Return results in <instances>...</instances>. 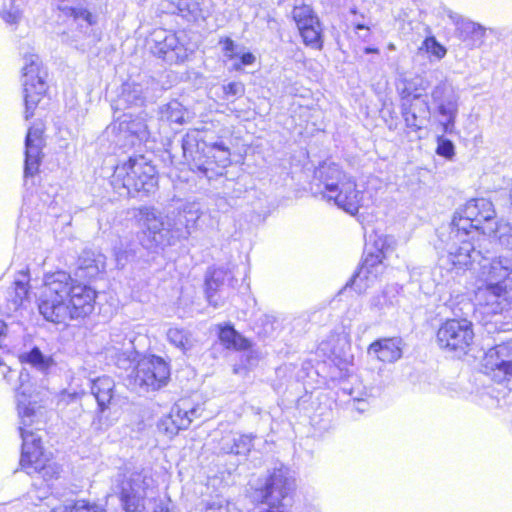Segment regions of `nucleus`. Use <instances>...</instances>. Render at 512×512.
<instances>
[{
	"label": "nucleus",
	"mask_w": 512,
	"mask_h": 512,
	"mask_svg": "<svg viewBox=\"0 0 512 512\" xmlns=\"http://www.w3.org/2000/svg\"><path fill=\"white\" fill-rule=\"evenodd\" d=\"M60 473L59 466L46 459L42 464L36 466L34 474H39L43 478L44 481H50L54 478H57Z\"/></svg>",
	"instance_id": "a19ab883"
},
{
	"label": "nucleus",
	"mask_w": 512,
	"mask_h": 512,
	"mask_svg": "<svg viewBox=\"0 0 512 512\" xmlns=\"http://www.w3.org/2000/svg\"><path fill=\"white\" fill-rule=\"evenodd\" d=\"M294 487V479L289 475L287 468L275 469L266 479L263 486L257 488L260 492L261 502L270 507L281 505Z\"/></svg>",
	"instance_id": "dca6fc26"
},
{
	"label": "nucleus",
	"mask_w": 512,
	"mask_h": 512,
	"mask_svg": "<svg viewBox=\"0 0 512 512\" xmlns=\"http://www.w3.org/2000/svg\"><path fill=\"white\" fill-rule=\"evenodd\" d=\"M58 9L66 14L73 16L75 19H82L87 22L88 25L92 26L97 23V16L92 14L90 11L69 5L70 0H58Z\"/></svg>",
	"instance_id": "f704fd0d"
},
{
	"label": "nucleus",
	"mask_w": 512,
	"mask_h": 512,
	"mask_svg": "<svg viewBox=\"0 0 512 512\" xmlns=\"http://www.w3.org/2000/svg\"><path fill=\"white\" fill-rule=\"evenodd\" d=\"M2 373L8 383L15 377H18L20 382V386L16 388L19 431L23 441L20 465L28 475H33L36 466L47 459L42 451L40 437L29 430V427L38 424L43 418V396L41 391L29 382V374L26 371L17 372L4 365Z\"/></svg>",
	"instance_id": "7ed1b4c3"
},
{
	"label": "nucleus",
	"mask_w": 512,
	"mask_h": 512,
	"mask_svg": "<svg viewBox=\"0 0 512 512\" xmlns=\"http://www.w3.org/2000/svg\"><path fill=\"white\" fill-rule=\"evenodd\" d=\"M166 338L171 345L178 348L184 354L192 350L197 342L189 330L176 326L168 328Z\"/></svg>",
	"instance_id": "c85d7f7f"
},
{
	"label": "nucleus",
	"mask_w": 512,
	"mask_h": 512,
	"mask_svg": "<svg viewBox=\"0 0 512 512\" xmlns=\"http://www.w3.org/2000/svg\"><path fill=\"white\" fill-rule=\"evenodd\" d=\"M177 12L188 21L206 19L210 14L209 0H176L172 1Z\"/></svg>",
	"instance_id": "a878e982"
},
{
	"label": "nucleus",
	"mask_w": 512,
	"mask_h": 512,
	"mask_svg": "<svg viewBox=\"0 0 512 512\" xmlns=\"http://www.w3.org/2000/svg\"><path fill=\"white\" fill-rule=\"evenodd\" d=\"M259 512H285V511L279 510V509H273V507H270L269 509H263Z\"/></svg>",
	"instance_id": "052dcab7"
},
{
	"label": "nucleus",
	"mask_w": 512,
	"mask_h": 512,
	"mask_svg": "<svg viewBox=\"0 0 512 512\" xmlns=\"http://www.w3.org/2000/svg\"><path fill=\"white\" fill-rule=\"evenodd\" d=\"M30 276L28 270L19 271L14 279L13 288L8 292L7 311L17 312L28 303Z\"/></svg>",
	"instance_id": "5701e85b"
},
{
	"label": "nucleus",
	"mask_w": 512,
	"mask_h": 512,
	"mask_svg": "<svg viewBox=\"0 0 512 512\" xmlns=\"http://www.w3.org/2000/svg\"><path fill=\"white\" fill-rule=\"evenodd\" d=\"M470 234L461 231L455 237L451 228L447 253L442 261L457 272L479 266L478 278L482 282L475 290V300L485 313L500 314L512 306V254L489 259L475 249Z\"/></svg>",
	"instance_id": "f257e3e1"
},
{
	"label": "nucleus",
	"mask_w": 512,
	"mask_h": 512,
	"mask_svg": "<svg viewBox=\"0 0 512 512\" xmlns=\"http://www.w3.org/2000/svg\"><path fill=\"white\" fill-rule=\"evenodd\" d=\"M219 44L222 45V52L224 54V57L228 60H234L237 58L240 53L238 51V46L235 44V42L229 38L225 37L220 39Z\"/></svg>",
	"instance_id": "49530a36"
},
{
	"label": "nucleus",
	"mask_w": 512,
	"mask_h": 512,
	"mask_svg": "<svg viewBox=\"0 0 512 512\" xmlns=\"http://www.w3.org/2000/svg\"><path fill=\"white\" fill-rule=\"evenodd\" d=\"M42 134L40 127H31L28 130L25 140V176H33L38 171L43 147Z\"/></svg>",
	"instance_id": "412c9836"
},
{
	"label": "nucleus",
	"mask_w": 512,
	"mask_h": 512,
	"mask_svg": "<svg viewBox=\"0 0 512 512\" xmlns=\"http://www.w3.org/2000/svg\"><path fill=\"white\" fill-rule=\"evenodd\" d=\"M226 97L240 95L244 92V86L240 82H230L223 86Z\"/></svg>",
	"instance_id": "603ef678"
},
{
	"label": "nucleus",
	"mask_w": 512,
	"mask_h": 512,
	"mask_svg": "<svg viewBox=\"0 0 512 512\" xmlns=\"http://www.w3.org/2000/svg\"><path fill=\"white\" fill-rule=\"evenodd\" d=\"M196 414L197 409L186 410L179 404L174 405L169 412V415L180 430L187 429L193 418L196 417Z\"/></svg>",
	"instance_id": "c9c22d12"
},
{
	"label": "nucleus",
	"mask_w": 512,
	"mask_h": 512,
	"mask_svg": "<svg viewBox=\"0 0 512 512\" xmlns=\"http://www.w3.org/2000/svg\"><path fill=\"white\" fill-rule=\"evenodd\" d=\"M151 51L169 61H184L187 50L180 45L175 34L165 29H155L148 39Z\"/></svg>",
	"instance_id": "aec40b11"
},
{
	"label": "nucleus",
	"mask_w": 512,
	"mask_h": 512,
	"mask_svg": "<svg viewBox=\"0 0 512 512\" xmlns=\"http://www.w3.org/2000/svg\"><path fill=\"white\" fill-rule=\"evenodd\" d=\"M395 247V240L392 237H380L376 243L374 251H367L365 259L352 279V285L359 291L374 281L384 272V259Z\"/></svg>",
	"instance_id": "6e6552de"
},
{
	"label": "nucleus",
	"mask_w": 512,
	"mask_h": 512,
	"mask_svg": "<svg viewBox=\"0 0 512 512\" xmlns=\"http://www.w3.org/2000/svg\"><path fill=\"white\" fill-rule=\"evenodd\" d=\"M125 129L141 141L147 140L149 137V131L143 119H135L126 123Z\"/></svg>",
	"instance_id": "37998d69"
},
{
	"label": "nucleus",
	"mask_w": 512,
	"mask_h": 512,
	"mask_svg": "<svg viewBox=\"0 0 512 512\" xmlns=\"http://www.w3.org/2000/svg\"><path fill=\"white\" fill-rule=\"evenodd\" d=\"M437 142V154L446 158H452L454 155L453 143L450 140L443 138L442 136L438 138Z\"/></svg>",
	"instance_id": "de8ad7c7"
},
{
	"label": "nucleus",
	"mask_w": 512,
	"mask_h": 512,
	"mask_svg": "<svg viewBox=\"0 0 512 512\" xmlns=\"http://www.w3.org/2000/svg\"><path fill=\"white\" fill-rule=\"evenodd\" d=\"M140 222L143 227V233L147 239H143L142 243L148 249L158 246L172 245L175 243L174 237L171 235V227L168 226L167 220L164 221L154 209L145 208L141 210Z\"/></svg>",
	"instance_id": "ddd939ff"
},
{
	"label": "nucleus",
	"mask_w": 512,
	"mask_h": 512,
	"mask_svg": "<svg viewBox=\"0 0 512 512\" xmlns=\"http://www.w3.org/2000/svg\"><path fill=\"white\" fill-rule=\"evenodd\" d=\"M431 100L439 115V125L443 133L453 134L459 112V93L452 84L442 81L432 89Z\"/></svg>",
	"instance_id": "9b49d317"
},
{
	"label": "nucleus",
	"mask_w": 512,
	"mask_h": 512,
	"mask_svg": "<svg viewBox=\"0 0 512 512\" xmlns=\"http://www.w3.org/2000/svg\"><path fill=\"white\" fill-rule=\"evenodd\" d=\"M364 52H365L366 54H370V53H378V52H379V50H378L377 48L366 47V48H365V50H364Z\"/></svg>",
	"instance_id": "bf43d9fd"
},
{
	"label": "nucleus",
	"mask_w": 512,
	"mask_h": 512,
	"mask_svg": "<svg viewBox=\"0 0 512 512\" xmlns=\"http://www.w3.org/2000/svg\"><path fill=\"white\" fill-rule=\"evenodd\" d=\"M292 15L305 45L321 49L323 29L313 9L305 4L295 6Z\"/></svg>",
	"instance_id": "f3484780"
},
{
	"label": "nucleus",
	"mask_w": 512,
	"mask_h": 512,
	"mask_svg": "<svg viewBox=\"0 0 512 512\" xmlns=\"http://www.w3.org/2000/svg\"><path fill=\"white\" fill-rule=\"evenodd\" d=\"M162 118L171 123L181 124L184 121V111L179 102L173 101L168 103L161 111Z\"/></svg>",
	"instance_id": "ea45409f"
},
{
	"label": "nucleus",
	"mask_w": 512,
	"mask_h": 512,
	"mask_svg": "<svg viewBox=\"0 0 512 512\" xmlns=\"http://www.w3.org/2000/svg\"><path fill=\"white\" fill-rule=\"evenodd\" d=\"M153 480L141 471L126 473L121 482V502L126 512H141L153 498Z\"/></svg>",
	"instance_id": "1a4fd4ad"
},
{
	"label": "nucleus",
	"mask_w": 512,
	"mask_h": 512,
	"mask_svg": "<svg viewBox=\"0 0 512 512\" xmlns=\"http://www.w3.org/2000/svg\"><path fill=\"white\" fill-rule=\"evenodd\" d=\"M144 98V90L141 84L134 82L124 83L116 101V108L121 110L131 106L142 105Z\"/></svg>",
	"instance_id": "cd10ccee"
},
{
	"label": "nucleus",
	"mask_w": 512,
	"mask_h": 512,
	"mask_svg": "<svg viewBox=\"0 0 512 512\" xmlns=\"http://www.w3.org/2000/svg\"><path fill=\"white\" fill-rule=\"evenodd\" d=\"M182 146H183L184 154L186 155L190 151V147L192 146V143L190 142V135L189 134L183 140V145Z\"/></svg>",
	"instance_id": "5fc2aeb1"
},
{
	"label": "nucleus",
	"mask_w": 512,
	"mask_h": 512,
	"mask_svg": "<svg viewBox=\"0 0 512 512\" xmlns=\"http://www.w3.org/2000/svg\"><path fill=\"white\" fill-rule=\"evenodd\" d=\"M447 16L456 26V30L463 40L468 39L472 35H475L477 38L484 36L485 29L481 25L469 19H465L453 11H448Z\"/></svg>",
	"instance_id": "c756f323"
},
{
	"label": "nucleus",
	"mask_w": 512,
	"mask_h": 512,
	"mask_svg": "<svg viewBox=\"0 0 512 512\" xmlns=\"http://www.w3.org/2000/svg\"><path fill=\"white\" fill-rule=\"evenodd\" d=\"M205 512H229V504L224 499H217L207 504Z\"/></svg>",
	"instance_id": "3c124183"
},
{
	"label": "nucleus",
	"mask_w": 512,
	"mask_h": 512,
	"mask_svg": "<svg viewBox=\"0 0 512 512\" xmlns=\"http://www.w3.org/2000/svg\"><path fill=\"white\" fill-rule=\"evenodd\" d=\"M234 451L236 455H246L253 447L252 435H236L234 436Z\"/></svg>",
	"instance_id": "c03bdc74"
},
{
	"label": "nucleus",
	"mask_w": 512,
	"mask_h": 512,
	"mask_svg": "<svg viewBox=\"0 0 512 512\" xmlns=\"http://www.w3.org/2000/svg\"><path fill=\"white\" fill-rule=\"evenodd\" d=\"M153 512H169L167 507H164L163 505H157L154 508Z\"/></svg>",
	"instance_id": "4d7b16f0"
},
{
	"label": "nucleus",
	"mask_w": 512,
	"mask_h": 512,
	"mask_svg": "<svg viewBox=\"0 0 512 512\" xmlns=\"http://www.w3.org/2000/svg\"><path fill=\"white\" fill-rule=\"evenodd\" d=\"M219 338L227 348L236 350H245L249 347V342L242 337L234 328L224 327L220 330Z\"/></svg>",
	"instance_id": "2f4dec72"
},
{
	"label": "nucleus",
	"mask_w": 512,
	"mask_h": 512,
	"mask_svg": "<svg viewBox=\"0 0 512 512\" xmlns=\"http://www.w3.org/2000/svg\"><path fill=\"white\" fill-rule=\"evenodd\" d=\"M157 428L160 433H163L170 439L176 436L180 431V429L177 427V425L175 424V422L173 421L169 414L163 416L159 420Z\"/></svg>",
	"instance_id": "a18cd8bd"
},
{
	"label": "nucleus",
	"mask_w": 512,
	"mask_h": 512,
	"mask_svg": "<svg viewBox=\"0 0 512 512\" xmlns=\"http://www.w3.org/2000/svg\"><path fill=\"white\" fill-rule=\"evenodd\" d=\"M395 305L393 290H384L381 294L371 299L370 307L377 313H385L387 309Z\"/></svg>",
	"instance_id": "4c0bfd02"
},
{
	"label": "nucleus",
	"mask_w": 512,
	"mask_h": 512,
	"mask_svg": "<svg viewBox=\"0 0 512 512\" xmlns=\"http://www.w3.org/2000/svg\"><path fill=\"white\" fill-rule=\"evenodd\" d=\"M353 399L354 408L359 412H364L367 409V402L369 398H374L380 393V388L377 386H364L362 383H357L348 391Z\"/></svg>",
	"instance_id": "7c9ffc66"
},
{
	"label": "nucleus",
	"mask_w": 512,
	"mask_h": 512,
	"mask_svg": "<svg viewBox=\"0 0 512 512\" xmlns=\"http://www.w3.org/2000/svg\"><path fill=\"white\" fill-rule=\"evenodd\" d=\"M494 217L495 210L488 199L478 198L468 201L453 218L452 228H454L455 237L460 238L461 231L471 234L481 230L482 234H486Z\"/></svg>",
	"instance_id": "423d86ee"
},
{
	"label": "nucleus",
	"mask_w": 512,
	"mask_h": 512,
	"mask_svg": "<svg viewBox=\"0 0 512 512\" xmlns=\"http://www.w3.org/2000/svg\"><path fill=\"white\" fill-rule=\"evenodd\" d=\"M368 353L381 362L394 363L402 357L403 343L397 337L379 339L370 344Z\"/></svg>",
	"instance_id": "b1692460"
},
{
	"label": "nucleus",
	"mask_w": 512,
	"mask_h": 512,
	"mask_svg": "<svg viewBox=\"0 0 512 512\" xmlns=\"http://www.w3.org/2000/svg\"><path fill=\"white\" fill-rule=\"evenodd\" d=\"M234 436L235 433L228 432L222 436L219 441V449L221 452L226 454H234Z\"/></svg>",
	"instance_id": "09e8293b"
},
{
	"label": "nucleus",
	"mask_w": 512,
	"mask_h": 512,
	"mask_svg": "<svg viewBox=\"0 0 512 512\" xmlns=\"http://www.w3.org/2000/svg\"><path fill=\"white\" fill-rule=\"evenodd\" d=\"M200 216L201 209L197 202H186L171 216H167V224L171 227L175 241L187 239L196 229Z\"/></svg>",
	"instance_id": "a211bd4d"
},
{
	"label": "nucleus",
	"mask_w": 512,
	"mask_h": 512,
	"mask_svg": "<svg viewBox=\"0 0 512 512\" xmlns=\"http://www.w3.org/2000/svg\"><path fill=\"white\" fill-rule=\"evenodd\" d=\"M231 280L230 274L224 269H214L206 277V297L210 305L217 308L224 304L226 299V282Z\"/></svg>",
	"instance_id": "4be33fe9"
},
{
	"label": "nucleus",
	"mask_w": 512,
	"mask_h": 512,
	"mask_svg": "<svg viewBox=\"0 0 512 512\" xmlns=\"http://www.w3.org/2000/svg\"><path fill=\"white\" fill-rule=\"evenodd\" d=\"M388 48H389L390 50H394V49H395V46H394V44L390 43V44L388 45Z\"/></svg>",
	"instance_id": "680f3d73"
},
{
	"label": "nucleus",
	"mask_w": 512,
	"mask_h": 512,
	"mask_svg": "<svg viewBox=\"0 0 512 512\" xmlns=\"http://www.w3.org/2000/svg\"><path fill=\"white\" fill-rule=\"evenodd\" d=\"M355 28H356L357 30H363V29H364V30H366V31H367V34L365 35V37H366V36H368V32H369V27H368V26H366V25H364V24H357V25L355 26Z\"/></svg>",
	"instance_id": "13d9d810"
},
{
	"label": "nucleus",
	"mask_w": 512,
	"mask_h": 512,
	"mask_svg": "<svg viewBox=\"0 0 512 512\" xmlns=\"http://www.w3.org/2000/svg\"><path fill=\"white\" fill-rule=\"evenodd\" d=\"M115 257H116V261H117L118 265H121V266L125 265L126 257L123 254H121L119 252H115Z\"/></svg>",
	"instance_id": "6e6d98bb"
},
{
	"label": "nucleus",
	"mask_w": 512,
	"mask_h": 512,
	"mask_svg": "<svg viewBox=\"0 0 512 512\" xmlns=\"http://www.w3.org/2000/svg\"><path fill=\"white\" fill-rule=\"evenodd\" d=\"M213 149H217L221 153L220 162L222 163L223 166H225L229 162L230 154L228 149L224 147V145L221 143H215L213 145Z\"/></svg>",
	"instance_id": "864d4df0"
},
{
	"label": "nucleus",
	"mask_w": 512,
	"mask_h": 512,
	"mask_svg": "<svg viewBox=\"0 0 512 512\" xmlns=\"http://www.w3.org/2000/svg\"><path fill=\"white\" fill-rule=\"evenodd\" d=\"M50 512H105L95 505H90L85 500H69L54 507Z\"/></svg>",
	"instance_id": "e433bc0d"
},
{
	"label": "nucleus",
	"mask_w": 512,
	"mask_h": 512,
	"mask_svg": "<svg viewBox=\"0 0 512 512\" xmlns=\"http://www.w3.org/2000/svg\"><path fill=\"white\" fill-rule=\"evenodd\" d=\"M111 183L120 195L148 194L157 186L156 171L143 156L129 158L115 168Z\"/></svg>",
	"instance_id": "39448f33"
},
{
	"label": "nucleus",
	"mask_w": 512,
	"mask_h": 512,
	"mask_svg": "<svg viewBox=\"0 0 512 512\" xmlns=\"http://www.w3.org/2000/svg\"><path fill=\"white\" fill-rule=\"evenodd\" d=\"M134 340L135 337L129 327H124L112 332L107 352L115 359V364L118 367L127 369L135 362L137 352L135 350Z\"/></svg>",
	"instance_id": "6ab92c4d"
},
{
	"label": "nucleus",
	"mask_w": 512,
	"mask_h": 512,
	"mask_svg": "<svg viewBox=\"0 0 512 512\" xmlns=\"http://www.w3.org/2000/svg\"><path fill=\"white\" fill-rule=\"evenodd\" d=\"M314 186L323 199L333 201L351 215L365 205L364 191L358 188L352 176L333 162H324L315 170Z\"/></svg>",
	"instance_id": "20e7f679"
},
{
	"label": "nucleus",
	"mask_w": 512,
	"mask_h": 512,
	"mask_svg": "<svg viewBox=\"0 0 512 512\" xmlns=\"http://www.w3.org/2000/svg\"><path fill=\"white\" fill-rule=\"evenodd\" d=\"M401 114L406 127L417 132L429 122L430 107L421 93L405 88L401 96Z\"/></svg>",
	"instance_id": "4468645a"
},
{
	"label": "nucleus",
	"mask_w": 512,
	"mask_h": 512,
	"mask_svg": "<svg viewBox=\"0 0 512 512\" xmlns=\"http://www.w3.org/2000/svg\"><path fill=\"white\" fill-rule=\"evenodd\" d=\"M170 366L161 357L149 356L140 359L134 369V383L144 391H157L168 384Z\"/></svg>",
	"instance_id": "f8f14e48"
},
{
	"label": "nucleus",
	"mask_w": 512,
	"mask_h": 512,
	"mask_svg": "<svg viewBox=\"0 0 512 512\" xmlns=\"http://www.w3.org/2000/svg\"><path fill=\"white\" fill-rule=\"evenodd\" d=\"M115 382L109 376L98 377L92 381L91 392L95 396L101 412L108 408L114 397Z\"/></svg>",
	"instance_id": "bb28decb"
},
{
	"label": "nucleus",
	"mask_w": 512,
	"mask_h": 512,
	"mask_svg": "<svg viewBox=\"0 0 512 512\" xmlns=\"http://www.w3.org/2000/svg\"><path fill=\"white\" fill-rule=\"evenodd\" d=\"M105 265L106 258L103 254L91 250L84 251L79 257L76 276L87 281L92 280L105 269Z\"/></svg>",
	"instance_id": "393cba45"
},
{
	"label": "nucleus",
	"mask_w": 512,
	"mask_h": 512,
	"mask_svg": "<svg viewBox=\"0 0 512 512\" xmlns=\"http://www.w3.org/2000/svg\"><path fill=\"white\" fill-rule=\"evenodd\" d=\"M254 62H255V56L252 53H250V52L243 53L240 55L239 60H236L232 64V69L239 71L242 69L243 66L252 65Z\"/></svg>",
	"instance_id": "8fccbe9b"
},
{
	"label": "nucleus",
	"mask_w": 512,
	"mask_h": 512,
	"mask_svg": "<svg viewBox=\"0 0 512 512\" xmlns=\"http://www.w3.org/2000/svg\"><path fill=\"white\" fill-rule=\"evenodd\" d=\"M420 49H424L437 59L444 58L447 52L446 48L440 44L435 37H427L423 41Z\"/></svg>",
	"instance_id": "79ce46f5"
},
{
	"label": "nucleus",
	"mask_w": 512,
	"mask_h": 512,
	"mask_svg": "<svg viewBox=\"0 0 512 512\" xmlns=\"http://www.w3.org/2000/svg\"><path fill=\"white\" fill-rule=\"evenodd\" d=\"M483 369L497 382L512 378V341L489 349L483 358Z\"/></svg>",
	"instance_id": "2eb2a0df"
},
{
	"label": "nucleus",
	"mask_w": 512,
	"mask_h": 512,
	"mask_svg": "<svg viewBox=\"0 0 512 512\" xmlns=\"http://www.w3.org/2000/svg\"><path fill=\"white\" fill-rule=\"evenodd\" d=\"M96 298L97 292L91 286L65 271H57L45 275L38 308L47 321L65 324L90 315Z\"/></svg>",
	"instance_id": "f03ea898"
},
{
	"label": "nucleus",
	"mask_w": 512,
	"mask_h": 512,
	"mask_svg": "<svg viewBox=\"0 0 512 512\" xmlns=\"http://www.w3.org/2000/svg\"><path fill=\"white\" fill-rule=\"evenodd\" d=\"M46 77L47 72L41 66L39 57L35 54L25 55L24 65L22 67V85L26 119L33 116L34 109L46 93Z\"/></svg>",
	"instance_id": "0eeeda50"
},
{
	"label": "nucleus",
	"mask_w": 512,
	"mask_h": 512,
	"mask_svg": "<svg viewBox=\"0 0 512 512\" xmlns=\"http://www.w3.org/2000/svg\"><path fill=\"white\" fill-rule=\"evenodd\" d=\"M22 0H0V15L7 23H16L21 17Z\"/></svg>",
	"instance_id": "72a5a7b5"
},
{
	"label": "nucleus",
	"mask_w": 512,
	"mask_h": 512,
	"mask_svg": "<svg viewBox=\"0 0 512 512\" xmlns=\"http://www.w3.org/2000/svg\"><path fill=\"white\" fill-rule=\"evenodd\" d=\"M22 362H26L40 371L47 370L53 360L50 356L44 355L39 348L34 347L31 351L20 356Z\"/></svg>",
	"instance_id": "473e14b6"
},
{
	"label": "nucleus",
	"mask_w": 512,
	"mask_h": 512,
	"mask_svg": "<svg viewBox=\"0 0 512 512\" xmlns=\"http://www.w3.org/2000/svg\"><path fill=\"white\" fill-rule=\"evenodd\" d=\"M495 234L501 245L512 249V227L507 223H500L494 229L492 225L487 228L486 234Z\"/></svg>",
	"instance_id": "58836bf2"
},
{
	"label": "nucleus",
	"mask_w": 512,
	"mask_h": 512,
	"mask_svg": "<svg viewBox=\"0 0 512 512\" xmlns=\"http://www.w3.org/2000/svg\"><path fill=\"white\" fill-rule=\"evenodd\" d=\"M436 341L441 349L465 354L474 341L473 324L465 318L448 319L439 327Z\"/></svg>",
	"instance_id": "9d476101"
}]
</instances>
